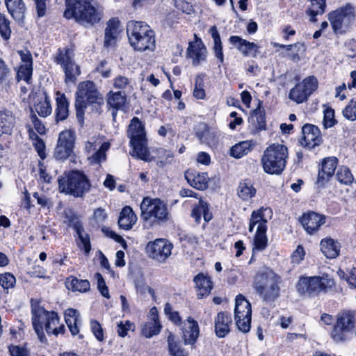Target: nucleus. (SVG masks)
<instances>
[{"instance_id": "38", "label": "nucleus", "mask_w": 356, "mask_h": 356, "mask_svg": "<svg viewBox=\"0 0 356 356\" xmlns=\"http://www.w3.org/2000/svg\"><path fill=\"white\" fill-rule=\"evenodd\" d=\"M65 321L72 335H76L79 332L77 323L79 321V313L76 309L69 308L65 310Z\"/></svg>"}, {"instance_id": "5", "label": "nucleus", "mask_w": 356, "mask_h": 356, "mask_svg": "<svg viewBox=\"0 0 356 356\" xmlns=\"http://www.w3.org/2000/svg\"><path fill=\"white\" fill-rule=\"evenodd\" d=\"M289 158L288 148L279 143H273L264 152L261 162L264 171L270 175H280L286 168Z\"/></svg>"}, {"instance_id": "16", "label": "nucleus", "mask_w": 356, "mask_h": 356, "mask_svg": "<svg viewBox=\"0 0 356 356\" xmlns=\"http://www.w3.org/2000/svg\"><path fill=\"white\" fill-rule=\"evenodd\" d=\"M302 138L301 144L309 149L319 145L323 140L321 133L317 126L306 124L302 127Z\"/></svg>"}, {"instance_id": "3", "label": "nucleus", "mask_w": 356, "mask_h": 356, "mask_svg": "<svg viewBox=\"0 0 356 356\" xmlns=\"http://www.w3.org/2000/svg\"><path fill=\"white\" fill-rule=\"evenodd\" d=\"M64 17L74 19L84 26H92L99 22L101 13L92 5V0H65Z\"/></svg>"}, {"instance_id": "10", "label": "nucleus", "mask_w": 356, "mask_h": 356, "mask_svg": "<svg viewBox=\"0 0 356 356\" xmlns=\"http://www.w3.org/2000/svg\"><path fill=\"white\" fill-rule=\"evenodd\" d=\"M141 218L147 221L154 218L157 221L168 220V213L166 205L160 199L144 197L140 204Z\"/></svg>"}, {"instance_id": "20", "label": "nucleus", "mask_w": 356, "mask_h": 356, "mask_svg": "<svg viewBox=\"0 0 356 356\" xmlns=\"http://www.w3.org/2000/svg\"><path fill=\"white\" fill-rule=\"evenodd\" d=\"M120 31V22L118 19L113 18L108 22L104 33L105 47L111 48L115 46Z\"/></svg>"}, {"instance_id": "28", "label": "nucleus", "mask_w": 356, "mask_h": 356, "mask_svg": "<svg viewBox=\"0 0 356 356\" xmlns=\"http://www.w3.org/2000/svg\"><path fill=\"white\" fill-rule=\"evenodd\" d=\"M137 220V216L133 209L129 207H124L120 213L118 219L119 226L126 230L130 229Z\"/></svg>"}, {"instance_id": "35", "label": "nucleus", "mask_w": 356, "mask_h": 356, "mask_svg": "<svg viewBox=\"0 0 356 356\" xmlns=\"http://www.w3.org/2000/svg\"><path fill=\"white\" fill-rule=\"evenodd\" d=\"M248 121L254 131L266 129L265 113L259 106L253 111Z\"/></svg>"}, {"instance_id": "34", "label": "nucleus", "mask_w": 356, "mask_h": 356, "mask_svg": "<svg viewBox=\"0 0 356 356\" xmlns=\"http://www.w3.org/2000/svg\"><path fill=\"white\" fill-rule=\"evenodd\" d=\"M310 4L307 9V14L312 22H317V15H323L325 11L326 0H309Z\"/></svg>"}, {"instance_id": "19", "label": "nucleus", "mask_w": 356, "mask_h": 356, "mask_svg": "<svg viewBox=\"0 0 356 356\" xmlns=\"http://www.w3.org/2000/svg\"><path fill=\"white\" fill-rule=\"evenodd\" d=\"M186 54L193 60V65H198L207 58V49L200 39L189 42Z\"/></svg>"}, {"instance_id": "43", "label": "nucleus", "mask_w": 356, "mask_h": 356, "mask_svg": "<svg viewBox=\"0 0 356 356\" xmlns=\"http://www.w3.org/2000/svg\"><path fill=\"white\" fill-rule=\"evenodd\" d=\"M34 108L40 117L45 118L49 115L52 112L49 97L44 94V97L35 102Z\"/></svg>"}, {"instance_id": "46", "label": "nucleus", "mask_w": 356, "mask_h": 356, "mask_svg": "<svg viewBox=\"0 0 356 356\" xmlns=\"http://www.w3.org/2000/svg\"><path fill=\"white\" fill-rule=\"evenodd\" d=\"M65 72V82L66 84L74 83L77 76L80 74V68L75 63L65 67L63 69Z\"/></svg>"}, {"instance_id": "54", "label": "nucleus", "mask_w": 356, "mask_h": 356, "mask_svg": "<svg viewBox=\"0 0 356 356\" xmlns=\"http://www.w3.org/2000/svg\"><path fill=\"white\" fill-rule=\"evenodd\" d=\"M159 161L156 163L158 167L163 168L165 165L172 163L173 154L171 151L161 149L159 151Z\"/></svg>"}, {"instance_id": "39", "label": "nucleus", "mask_w": 356, "mask_h": 356, "mask_svg": "<svg viewBox=\"0 0 356 356\" xmlns=\"http://www.w3.org/2000/svg\"><path fill=\"white\" fill-rule=\"evenodd\" d=\"M15 124V118L10 111H0V132L11 134Z\"/></svg>"}, {"instance_id": "9", "label": "nucleus", "mask_w": 356, "mask_h": 356, "mask_svg": "<svg viewBox=\"0 0 356 356\" xmlns=\"http://www.w3.org/2000/svg\"><path fill=\"white\" fill-rule=\"evenodd\" d=\"M355 8L350 3L329 13L328 20L335 33L346 32L355 18Z\"/></svg>"}, {"instance_id": "1", "label": "nucleus", "mask_w": 356, "mask_h": 356, "mask_svg": "<svg viewBox=\"0 0 356 356\" xmlns=\"http://www.w3.org/2000/svg\"><path fill=\"white\" fill-rule=\"evenodd\" d=\"M31 314L33 327L40 342L46 343L47 341L43 331L42 320H46L44 330L49 335L58 336L60 334H64L65 325L60 323V318L56 312L47 311L39 304L35 303L31 305Z\"/></svg>"}, {"instance_id": "12", "label": "nucleus", "mask_w": 356, "mask_h": 356, "mask_svg": "<svg viewBox=\"0 0 356 356\" xmlns=\"http://www.w3.org/2000/svg\"><path fill=\"white\" fill-rule=\"evenodd\" d=\"M318 86L316 77L309 76L290 90L289 99L298 104H302L317 90Z\"/></svg>"}, {"instance_id": "44", "label": "nucleus", "mask_w": 356, "mask_h": 356, "mask_svg": "<svg viewBox=\"0 0 356 356\" xmlns=\"http://www.w3.org/2000/svg\"><path fill=\"white\" fill-rule=\"evenodd\" d=\"M72 57V51L70 49H58L55 57V61L57 64L60 65L63 69L65 67H67L74 63Z\"/></svg>"}, {"instance_id": "53", "label": "nucleus", "mask_w": 356, "mask_h": 356, "mask_svg": "<svg viewBox=\"0 0 356 356\" xmlns=\"http://www.w3.org/2000/svg\"><path fill=\"white\" fill-rule=\"evenodd\" d=\"M337 179L340 183L346 185L351 184L354 179L350 170L346 167L339 168L337 173Z\"/></svg>"}, {"instance_id": "2", "label": "nucleus", "mask_w": 356, "mask_h": 356, "mask_svg": "<svg viewBox=\"0 0 356 356\" xmlns=\"http://www.w3.org/2000/svg\"><path fill=\"white\" fill-rule=\"evenodd\" d=\"M127 34L130 46L137 51H153L156 47L155 33L145 22L129 21L127 24Z\"/></svg>"}, {"instance_id": "30", "label": "nucleus", "mask_w": 356, "mask_h": 356, "mask_svg": "<svg viewBox=\"0 0 356 356\" xmlns=\"http://www.w3.org/2000/svg\"><path fill=\"white\" fill-rule=\"evenodd\" d=\"M266 211H268V213H270L271 209L269 208L261 207L252 213L250 220L249 232H253L254 227L256 225H257V228H261L262 227L264 229H267V220L264 218V212Z\"/></svg>"}, {"instance_id": "26", "label": "nucleus", "mask_w": 356, "mask_h": 356, "mask_svg": "<svg viewBox=\"0 0 356 356\" xmlns=\"http://www.w3.org/2000/svg\"><path fill=\"white\" fill-rule=\"evenodd\" d=\"M319 277H302L297 284V289L300 293L321 291Z\"/></svg>"}, {"instance_id": "59", "label": "nucleus", "mask_w": 356, "mask_h": 356, "mask_svg": "<svg viewBox=\"0 0 356 356\" xmlns=\"http://www.w3.org/2000/svg\"><path fill=\"white\" fill-rule=\"evenodd\" d=\"M95 278L97 280V288H98V290L99 291V292L101 293V294L104 297H105L106 298H109L110 295H109L108 289L106 284V282H105L102 274L99 273H96L95 274Z\"/></svg>"}, {"instance_id": "11", "label": "nucleus", "mask_w": 356, "mask_h": 356, "mask_svg": "<svg viewBox=\"0 0 356 356\" xmlns=\"http://www.w3.org/2000/svg\"><path fill=\"white\" fill-rule=\"evenodd\" d=\"M252 308L251 304L245 297L239 294L235 299L234 320L238 329L247 333L251 327Z\"/></svg>"}, {"instance_id": "23", "label": "nucleus", "mask_w": 356, "mask_h": 356, "mask_svg": "<svg viewBox=\"0 0 356 356\" xmlns=\"http://www.w3.org/2000/svg\"><path fill=\"white\" fill-rule=\"evenodd\" d=\"M338 161L335 157H327L323 159L321 168L318 171V182L323 184L332 177L336 170Z\"/></svg>"}, {"instance_id": "47", "label": "nucleus", "mask_w": 356, "mask_h": 356, "mask_svg": "<svg viewBox=\"0 0 356 356\" xmlns=\"http://www.w3.org/2000/svg\"><path fill=\"white\" fill-rule=\"evenodd\" d=\"M266 229L261 227V228H257L256 234L254 239L253 250L261 251L264 250L267 245V237L266 235Z\"/></svg>"}, {"instance_id": "40", "label": "nucleus", "mask_w": 356, "mask_h": 356, "mask_svg": "<svg viewBox=\"0 0 356 356\" xmlns=\"http://www.w3.org/2000/svg\"><path fill=\"white\" fill-rule=\"evenodd\" d=\"M127 101V93L120 91H110L107 94L106 102L111 107L118 110L122 108Z\"/></svg>"}, {"instance_id": "14", "label": "nucleus", "mask_w": 356, "mask_h": 356, "mask_svg": "<svg viewBox=\"0 0 356 356\" xmlns=\"http://www.w3.org/2000/svg\"><path fill=\"white\" fill-rule=\"evenodd\" d=\"M173 244L165 238H156L149 241L145 246L148 257L153 260L163 264L171 256Z\"/></svg>"}, {"instance_id": "27", "label": "nucleus", "mask_w": 356, "mask_h": 356, "mask_svg": "<svg viewBox=\"0 0 356 356\" xmlns=\"http://www.w3.org/2000/svg\"><path fill=\"white\" fill-rule=\"evenodd\" d=\"M8 13L17 21H22L24 18L26 6L22 0H5Z\"/></svg>"}, {"instance_id": "21", "label": "nucleus", "mask_w": 356, "mask_h": 356, "mask_svg": "<svg viewBox=\"0 0 356 356\" xmlns=\"http://www.w3.org/2000/svg\"><path fill=\"white\" fill-rule=\"evenodd\" d=\"M185 178L192 187L197 190L204 191L208 187L209 179L205 172L188 170L185 172Z\"/></svg>"}, {"instance_id": "64", "label": "nucleus", "mask_w": 356, "mask_h": 356, "mask_svg": "<svg viewBox=\"0 0 356 356\" xmlns=\"http://www.w3.org/2000/svg\"><path fill=\"white\" fill-rule=\"evenodd\" d=\"M10 356H29L28 350L22 346L11 345L8 347Z\"/></svg>"}, {"instance_id": "36", "label": "nucleus", "mask_w": 356, "mask_h": 356, "mask_svg": "<svg viewBox=\"0 0 356 356\" xmlns=\"http://www.w3.org/2000/svg\"><path fill=\"white\" fill-rule=\"evenodd\" d=\"M196 136L200 141L207 145L213 144L216 142V134L210 130L207 124L200 123L196 128Z\"/></svg>"}, {"instance_id": "17", "label": "nucleus", "mask_w": 356, "mask_h": 356, "mask_svg": "<svg viewBox=\"0 0 356 356\" xmlns=\"http://www.w3.org/2000/svg\"><path fill=\"white\" fill-rule=\"evenodd\" d=\"M229 41L230 44L234 46L244 56L255 58L257 56L259 46L257 44L247 41L237 35L230 36Z\"/></svg>"}, {"instance_id": "56", "label": "nucleus", "mask_w": 356, "mask_h": 356, "mask_svg": "<svg viewBox=\"0 0 356 356\" xmlns=\"http://www.w3.org/2000/svg\"><path fill=\"white\" fill-rule=\"evenodd\" d=\"M168 349L171 356H186V353L184 350L178 346L174 341L172 336L170 334L168 338Z\"/></svg>"}, {"instance_id": "60", "label": "nucleus", "mask_w": 356, "mask_h": 356, "mask_svg": "<svg viewBox=\"0 0 356 356\" xmlns=\"http://www.w3.org/2000/svg\"><path fill=\"white\" fill-rule=\"evenodd\" d=\"M11 76V70L6 62L0 58V85L5 83Z\"/></svg>"}, {"instance_id": "50", "label": "nucleus", "mask_w": 356, "mask_h": 356, "mask_svg": "<svg viewBox=\"0 0 356 356\" xmlns=\"http://www.w3.org/2000/svg\"><path fill=\"white\" fill-rule=\"evenodd\" d=\"M348 331L343 330L340 327L339 325L334 324L333 329L331 332L330 337L336 343H344L346 340L348 339Z\"/></svg>"}, {"instance_id": "37", "label": "nucleus", "mask_w": 356, "mask_h": 356, "mask_svg": "<svg viewBox=\"0 0 356 356\" xmlns=\"http://www.w3.org/2000/svg\"><path fill=\"white\" fill-rule=\"evenodd\" d=\"M254 143L252 140H244L236 143L230 149V155L236 159H241L252 151Z\"/></svg>"}, {"instance_id": "6", "label": "nucleus", "mask_w": 356, "mask_h": 356, "mask_svg": "<svg viewBox=\"0 0 356 356\" xmlns=\"http://www.w3.org/2000/svg\"><path fill=\"white\" fill-rule=\"evenodd\" d=\"M75 96V108L79 119L83 118L88 106L101 105L104 103L103 95L99 92L96 85L90 81L79 83Z\"/></svg>"}, {"instance_id": "62", "label": "nucleus", "mask_w": 356, "mask_h": 356, "mask_svg": "<svg viewBox=\"0 0 356 356\" xmlns=\"http://www.w3.org/2000/svg\"><path fill=\"white\" fill-rule=\"evenodd\" d=\"M136 289L138 293L145 295L149 293L153 298H155V293L153 289L147 285L142 281H138L135 283Z\"/></svg>"}, {"instance_id": "8", "label": "nucleus", "mask_w": 356, "mask_h": 356, "mask_svg": "<svg viewBox=\"0 0 356 356\" xmlns=\"http://www.w3.org/2000/svg\"><path fill=\"white\" fill-rule=\"evenodd\" d=\"M59 190L61 193L81 197L88 193L91 184L87 176L79 170H72L65 177L58 179Z\"/></svg>"}, {"instance_id": "48", "label": "nucleus", "mask_w": 356, "mask_h": 356, "mask_svg": "<svg viewBox=\"0 0 356 356\" xmlns=\"http://www.w3.org/2000/svg\"><path fill=\"white\" fill-rule=\"evenodd\" d=\"M113 87L120 92L126 93L131 88V79L124 75H118L113 79Z\"/></svg>"}, {"instance_id": "49", "label": "nucleus", "mask_w": 356, "mask_h": 356, "mask_svg": "<svg viewBox=\"0 0 356 356\" xmlns=\"http://www.w3.org/2000/svg\"><path fill=\"white\" fill-rule=\"evenodd\" d=\"M161 327L159 321L148 320L143 327L142 333L145 337L150 338L158 334L160 332Z\"/></svg>"}, {"instance_id": "31", "label": "nucleus", "mask_w": 356, "mask_h": 356, "mask_svg": "<svg viewBox=\"0 0 356 356\" xmlns=\"http://www.w3.org/2000/svg\"><path fill=\"white\" fill-rule=\"evenodd\" d=\"M355 323L356 319L354 313L346 311L338 314L335 324L348 332H351L355 328Z\"/></svg>"}, {"instance_id": "63", "label": "nucleus", "mask_w": 356, "mask_h": 356, "mask_svg": "<svg viewBox=\"0 0 356 356\" xmlns=\"http://www.w3.org/2000/svg\"><path fill=\"white\" fill-rule=\"evenodd\" d=\"M90 327L96 339L99 341H102L104 340V332L100 323L96 320H92L90 321Z\"/></svg>"}, {"instance_id": "45", "label": "nucleus", "mask_w": 356, "mask_h": 356, "mask_svg": "<svg viewBox=\"0 0 356 356\" xmlns=\"http://www.w3.org/2000/svg\"><path fill=\"white\" fill-rule=\"evenodd\" d=\"M67 287L74 291L83 293L90 289V284L87 280H79L76 277H72L70 281L67 282Z\"/></svg>"}, {"instance_id": "33", "label": "nucleus", "mask_w": 356, "mask_h": 356, "mask_svg": "<svg viewBox=\"0 0 356 356\" xmlns=\"http://www.w3.org/2000/svg\"><path fill=\"white\" fill-rule=\"evenodd\" d=\"M69 102L64 94L57 92L56 108V121H63L65 120L69 115Z\"/></svg>"}, {"instance_id": "25", "label": "nucleus", "mask_w": 356, "mask_h": 356, "mask_svg": "<svg viewBox=\"0 0 356 356\" xmlns=\"http://www.w3.org/2000/svg\"><path fill=\"white\" fill-rule=\"evenodd\" d=\"M321 250L328 259H334L339 255L340 243L331 238H326L321 240L320 243Z\"/></svg>"}, {"instance_id": "57", "label": "nucleus", "mask_w": 356, "mask_h": 356, "mask_svg": "<svg viewBox=\"0 0 356 356\" xmlns=\"http://www.w3.org/2000/svg\"><path fill=\"white\" fill-rule=\"evenodd\" d=\"M323 124L325 129L331 128L337 123L334 118V111L331 108H326L323 111Z\"/></svg>"}, {"instance_id": "42", "label": "nucleus", "mask_w": 356, "mask_h": 356, "mask_svg": "<svg viewBox=\"0 0 356 356\" xmlns=\"http://www.w3.org/2000/svg\"><path fill=\"white\" fill-rule=\"evenodd\" d=\"M256 192L257 191L251 181L248 179L241 182L237 189L238 197L244 201L249 200L253 197Z\"/></svg>"}, {"instance_id": "13", "label": "nucleus", "mask_w": 356, "mask_h": 356, "mask_svg": "<svg viewBox=\"0 0 356 356\" xmlns=\"http://www.w3.org/2000/svg\"><path fill=\"white\" fill-rule=\"evenodd\" d=\"M109 147V143H102L99 136H94L86 141L85 153L91 164H99L106 161Z\"/></svg>"}, {"instance_id": "29", "label": "nucleus", "mask_w": 356, "mask_h": 356, "mask_svg": "<svg viewBox=\"0 0 356 356\" xmlns=\"http://www.w3.org/2000/svg\"><path fill=\"white\" fill-rule=\"evenodd\" d=\"M202 216L205 222H209L212 218V214L209 210L208 204L200 199L198 204L195 206L191 212V216L197 223H200Z\"/></svg>"}, {"instance_id": "32", "label": "nucleus", "mask_w": 356, "mask_h": 356, "mask_svg": "<svg viewBox=\"0 0 356 356\" xmlns=\"http://www.w3.org/2000/svg\"><path fill=\"white\" fill-rule=\"evenodd\" d=\"M199 336V326L197 323L191 317L187 319L184 332V338L186 343L193 344Z\"/></svg>"}, {"instance_id": "58", "label": "nucleus", "mask_w": 356, "mask_h": 356, "mask_svg": "<svg viewBox=\"0 0 356 356\" xmlns=\"http://www.w3.org/2000/svg\"><path fill=\"white\" fill-rule=\"evenodd\" d=\"M343 116L351 121L356 120V97L350 101L343 110Z\"/></svg>"}, {"instance_id": "22", "label": "nucleus", "mask_w": 356, "mask_h": 356, "mask_svg": "<svg viewBox=\"0 0 356 356\" xmlns=\"http://www.w3.org/2000/svg\"><path fill=\"white\" fill-rule=\"evenodd\" d=\"M214 324L216 335L220 338L225 337L230 331L231 316L227 312H220L215 318Z\"/></svg>"}, {"instance_id": "55", "label": "nucleus", "mask_w": 356, "mask_h": 356, "mask_svg": "<svg viewBox=\"0 0 356 356\" xmlns=\"http://www.w3.org/2000/svg\"><path fill=\"white\" fill-rule=\"evenodd\" d=\"M32 72V65L28 66L26 65H21L17 74V79L19 80H24L27 83H30Z\"/></svg>"}, {"instance_id": "51", "label": "nucleus", "mask_w": 356, "mask_h": 356, "mask_svg": "<svg viewBox=\"0 0 356 356\" xmlns=\"http://www.w3.org/2000/svg\"><path fill=\"white\" fill-rule=\"evenodd\" d=\"M16 284L15 277L10 273L0 274V286L4 291L8 293L9 290L13 289Z\"/></svg>"}, {"instance_id": "15", "label": "nucleus", "mask_w": 356, "mask_h": 356, "mask_svg": "<svg viewBox=\"0 0 356 356\" xmlns=\"http://www.w3.org/2000/svg\"><path fill=\"white\" fill-rule=\"evenodd\" d=\"M76 140L75 131L65 129L61 131L58 138L54 156L56 160L63 161L73 154Z\"/></svg>"}, {"instance_id": "4", "label": "nucleus", "mask_w": 356, "mask_h": 356, "mask_svg": "<svg viewBox=\"0 0 356 356\" xmlns=\"http://www.w3.org/2000/svg\"><path fill=\"white\" fill-rule=\"evenodd\" d=\"M281 277L273 270L264 268L255 275L253 286L263 300L274 302L280 294Z\"/></svg>"}, {"instance_id": "41", "label": "nucleus", "mask_w": 356, "mask_h": 356, "mask_svg": "<svg viewBox=\"0 0 356 356\" xmlns=\"http://www.w3.org/2000/svg\"><path fill=\"white\" fill-rule=\"evenodd\" d=\"M74 229L79 237V240L77 241L79 248L81 250H83L85 254H88L91 250L89 235L85 232L82 225L79 223L74 225Z\"/></svg>"}, {"instance_id": "52", "label": "nucleus", "mask_w": 356, "mask_h": 356, "mask_svg": "<svg viewBox=\"0 0 356 356\" xmlns=\"http://www.w3.org/2000/svg\"><path fill=\"white\" fill-rule=\"evenodd\" d=\"M11 29L10 21L0 13V34L3 39L8 40L10 38Z\"/></svg>"}, {"instance_id": "18", "label": "nucleus", "mask_w": 356, "mask_h": 356, "mask_svg": "<svg viewBox=\"0 0 356 356\" xmlns=\"http://www.w3.org/2000/svg\"><path fill=\"white\" fill-rule=\"evenodd\" d=\"M300 220L306 232L309 234H312L325 223V217L316 212H309L304 214Z\"/></svg>"}, {"instance_id": "24", "label": "nucleus", "mask_w": 356, "mask_h": 356, "mask_svg": "<svg viewBox=\"0 0 356 356\" xmlns=\"http://www.w3.org/2000/svg\"><path fill=\"white\" fill-rule=\"evenodd\" d=\"M193 280L195 283L197 296L200 298H202L209 296L213 288L210 277L207 274L201 273L195 276Z\"/></svg>"}, {"instance_id": "7", "label": "nucleus", "mask_w": 356, "mask_h": 356, "mask_svg": "<svg viewBox=\"0 0 356 356\" xmlns=\"http://www.w3.org/2000/svg\"><path fill=\"white\" fill-rule=\"evenodd\" d=\"M128 136L132 151L130 154L140 160L150 161L152 156L147 147V138L144 125L138 118H134L129 126Z\"/></svg>"}, {"instance_id": "61", "label": "nucleus", "mask_w": 356, "mask_h": 356, "mask_svg": "<svg viewBox=\"0 0 356 356\" xmlns=\"http://www.w3.org/2000/svg\"><path fill=\"white\" fill-rule=\"evenodd\" d=\"M305 255V251L304 248L301 245H298L296 249L291 254V262L296 265L300 264L303 260Z\"/></svg>"}]
</instances>
